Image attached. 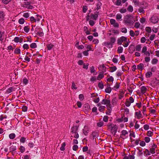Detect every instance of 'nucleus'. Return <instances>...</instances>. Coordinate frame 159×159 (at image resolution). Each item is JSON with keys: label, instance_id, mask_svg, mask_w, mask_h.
I'll list each match as a JSON object with an SVG mask.
<instances>
[{"label": "nucleus", "instance_id": "nucleus-1", "mask_svg": "<svg viewBox=\"0 0 159 159\" xmlns=\"http://www.w3.org/2000/svg\"><path fill=\"white\" fill-rule=\"evenodd\" d=\"M135 21L134 16L132 15H126L124 16V23L127 24H133Z\"/></svg>", "mask_w": 159, "mask_h": 159}, {"label": "nucleus", "instance_id": "nucleus-2", "mask_svg": "<svg viewBox=\"0 0 159 159\" xmlns=\"http://www.w3.org/2000/svg\"><path fill=\"white\" fill-rule=\"evenodd\" d=\"M33 3L32 1L25 2L23 5V7L27 9H32L34 8V7L31 5V4Z\"/></svg>", "mask_w": 159, "mask_h": 159}, {"label": "nucleus", "instance_id": "nucleus-3", "mask_svg": "<svg viewBox=\"0 0 159 159\" xmlns=\"http://www.w3.org/2000/svg\"><path fill=\"white\" fill-rule=\"evenodd\" d=\"M101 103L102 104L106 105L108 109L110 110L109 108H111V102L109 100L104 99L102 100Z\"/></svg>", "mask_w": 159, "mask_h": 159}, {"label": "nucleus", "instance_id": "nucleus-4", "mask_svg": "<svg viewBox=\"0 0 159 159\" xmlns=\"http://www.w3.org/2000/svg\"><path fill=\"white\" fill-rule=\"evenodd\" d=\"M34 32L37 35L40 36H42L43 35L42 30L40 28H36Z\"/></svg>", "mask_w": 159, "mask_h": 159}, {"label": "nucleus", "instance_id": "nucleus-5", "mask_svg": "<svg viewBox=\"0 0 159 159\" xmlns=\"http://www.w3.org/2000/svg\"><path fill=\"white\" fill-rule=\"evenodd\" d=\"M128 132L126 130H123L121 131L120 136L121 138L125 139L128 137Z\"/></svg>", "mask_w": 159, "mask_h": 159}, {"label": "nucleus", "instance_id": "nucleus-6", "mask_svg": "<svg viewBox=\"0 0 159 159\" xmlns=\"http://www.w3.org/2000/svg\"><path fill=\"white\" fill-rule=\"evenodd\" d=\"M127 38L124 36L119 38L117 40V43L119 45L121 44L123 42H126Z\"/></svg>", "mask_w": 159, "mask_h": 159}, {"label": "nucleus", "instance_id": "nucleus-7", "mask_svg": "<svg viewBox=\"0 0 159 159\" xmlns=\"http://www.w3.org/2000/svg\"><path fill=\"white\" fill-rule=\"evenodd\" d=\"M110 22L111 25H113V27L115 28H118L119 25L118 23L116 22V20L114 19H111L110 20Z\"/></svg>", "mask_w": 159, "mask_h": 159}, {"label": "nucleus", "instance_id": "nucleus-8", "mask_svg": "<svg viewBox=\"0 0 159 159\" xmlns=\"http://www.w3.org/2000/svg\"><path fill=\"white\" fill-rule=\"evenodd\" d=\"M150 20L152 23L153 24H155L158 22L159 19L157 16H153L151 17Z\"/></svg>", "mask_w": 159, "mask_h": 159}, {"label": "nucleus", "instance_id": "nucleus-9", "mask_svg": "<svg viewBox=\"0 0 159 159\" xmlns=\"http://www.w3.org/2000/svg\"><path fill=\"white\" fill-rule=\"evenodd\" d=\"M135 117L139 119L143 118V116L140 111L135 112Z\"/></svg>", "mask_w": 159, "mask_h": 159}, {"label": "nucleus", "instance_id": "nucleus-10", "mask_svg": "<svg viewBox=\"0 0 159 159\" xmlns=\"http://www.w3.org/2000/svg\"><path fill=\"white\" fill-rule=\"evenodd\" d=\"M98 68L100 70H101L102 73H104L106 71V68L104 65H100Z\"/></svg>", "mask_w": 159, "mask_h": 159}, {"label": "nucleus", "instance_id": "nucleus-11", "mask_svg": "<svg viewBox=\"0 0 159 159\" xmlns=\"http://www.w3.org/2000/svg\"><path fill=\"white\" fill-rule=\"evenodd\" d=\"M104 45L108 48H111L113 45L110 42H106L104 43Z\"/></svg>", "mask_w": 159, "mask_h": 159}, {"label": "nucleus", "instance_id": "nucleus-12", "mask_svg": "<svg viewBox=\"0 0 159 159\" xmlns=\"http://www.w3.org/2000/svg\"><path fill=\"white\" fill-rule=\"evenodd\" d=\"M89 130V128L87 126H85L83 129V133L85 135H87Z\"/></svg>", "mask_w": 159, "mask_h": 159}, {"label": "nucleus", "instance_id": "nucleus-13", "mask_svg": "<svg viewBox=\"0 0 159 159\" xmlns=\"http://www.w3.org/2000/svg\"><path fill=\"white\" fill-rule=\"evenodd\" d=\"M78 127L79 125L73 126L71 129V132L73 133L77 132Z\"/></svg>", "mask_w": 159, "mask_h": 159}, {"label": "nucleus", "instance_id": "nucleus-14", "mask_svg": "<svg viewBox=\"0 0 159 159\" xmlns=\"http://www.w3.org/2000/svg\"><path fill=\"white\" fill-rule=\"evenodd\" d=\"M107 86L105 89V91L106 93H110L111 91V88L110 87V85L107 84Z\"/></svg>", "mask_w": 159, "mask_h": 159}, {"label": "nucleus", "instance_id": "nucleus-15", "mask_svg": "<svg viewBox=\"0 0 159 159\" xmlns=\"http://www.w3.org/2000/svg\"><path fill=\"white\" fill-rule=\"evenodd\" d=\"M157 147V145L154 144L150 149V152L152 154H154L155 153V149Z\"/></svg>", "mask_w": 159, "mask_h": 159}, {"label": "nucleus", "instance_id": "nucleus-16", "mask_svg": "<svg viewBox=\"0 0 159 159\" xmlns=\"http://www.w3.org/2000/svg\"><path fill=\"white\" fill-rule=\"evenodd\" d=\"M117 130V127L115 125L113 127H112L111 129V132L114 135L115 134Z\"/></svg>", "mask_w": 159, "mask_h": 159}, {"label": "nucleus", "instance_id": "nucleus-17", "mask_svg": "<svg viewBox=\"0 0 159 159\" xmlns=\"http://www.w3.org/2000/svg\"><path fill=\"white\" fill-rule=\"evenodd\" d=\"M124 93L125 92L122 90L120 91V94L119 95V98L120 99H121L124 97Z\"/></svg>", "mask_w": 159, "mask_h": 159}, {"label": "nucleus", "instance_id": "nucleus-18", "mask_svg": "<svg viewBox=\"0 0 159 159\" xmlns=\"http://www.w3.org/2000/svg\"><path fill=\"white\" fill-rule=\"evenodd\" d=\"M134 50H134V45H131L129 46V53H132Z\"/></svg>", "mask_w": 159, "mask_h": 159}, {"label": "nucleus", "instance_id": "nucleus-19", "mask_svg": "<svg viewBox=\"0 0 159 159\" xmlns=\"http://www.w3.org/2000/svg\"><path fill=\"white\" fill-rule=\"evenodd\" d=\"M5 14L2 11H0V20H3L4 19Z\"/></svg>", "mask_w": 159, "mask_h": 159}, {"label": "nucleus", "instance_id": "nucleus-20", "mask_svg": "<svg viewBox=\"0 0 159 159\" xmlns=\"http://www.w3.org/2000/svg\"><path fill=\"white\" fill-rule=\"evenodd\" d=\"M134 48V50L137 51H140L141 48V44H139L135 46Z\"/></svg>", "mask_w": 159, "mask_h": 159}, {"label": "nucleus", "instance_id": "nucleus-21", "mask_svg": "<svg viewBox=\"0 0 159 159\" xmlns=\"http://www.w3.org/2000/svg\"><path fill=\"white\" fill-rule=\"evenodd\" d=\"M98 12H96V13H95L94 14L92 15L91 16V18L94 20H96L98 16Z\"/></svg>", "mask_w": 159, "mask_h": 159}, {"label": "nucleus", "instance_id": "nucleus-22", "mask_svg": "<svg viewBox=\"0 0 159 159\" xmlns=\"http://www.w3.org/2000/svg\"><path fill=\"white\" fill-rule=\"evenodd\" d=\"M86 48L87 50L89 51H93V49L92 48V46L91 45H86Z\"/></svg>", "mask_w": 159, "mask_h": 159}, {"label": "nucleus", "instance_id": "nucleus-23", "mask_svg": "<svg viewBox=\"0 0 159 159\" xmlns=\"http://www.w3.org/2000/svg\"><path fill=\"white\" fill-rule=\"evenodd\" d=\"M147 90V88L144 86H142L141 88V92L143 94L145 93Z\"/></svg>", "mask_w": 159, "mask_h": 159}, {"label": "nucleus", "instance_id": "nucleus-24", "mask_svg": "<svg viewBox=\"0 0 159 159\" xmlns=\"http://www.w3.org/2000/svg\"><path fill=\"white\" fill-rule=\"evenodd\" d=\"M120 86V84L118 83H116L115 85L112 88V89L116 91L118 89Z\"/></svg>", "mask_w": 159, "mask_h": 159}, {"label": "nucleus", "instance_id": "nucleus-25", "mask_svg": "<svg viewBox=\"0 0 159 159\" xmlns=\"http://www.w3.org/2000/svg\"><path fill=\"white\" fill-rule=\"evenodd\" d=\"M16 149V147L15 146H12L10 148V152H12V153L14 152Z\"/></svg>", "mask_w": 159, "mask_h": 159}, {"label": "nucleus", "instance_id": "nucleus-26", "mask_svg": "<svg viewBox=\"0 0 159 159\" xmlns=\"http://www.w3.org/2000/svg\"><path fill=\"white\" fill-rule=\"evenodd\" d=\"M71 88L72 89L76 90L77 89V87L76 84L75 83L74 81L72 82V86Z\"/></svg>", "mask_w": 159, "mask_h": 159}, {"label": "nucleus", "instance_id": "nucleus-27", "mask_svg": "<svg viewBox=\"0 0 159 159\" xmlns=\"http://www.w3.org/2000/svg\"><path fill=\"white\" fill-rule=\"evenodd\" d=\"M122 15L120 14H118L116 15V19L118 20H122Z\"/></svg>", "mask_w": 159, "mask_h": 159}, {"label": "nucleus", "instance_id": "nucleus-28", "mask_svg": "<svg viewBox=\"0 0 159 159\" xmlns=\"http://www.w3.org/2000/svg\"><path fill=\"white\" fill-rule=\"evenodd\" d=\"M103 73H100L98 76L97 77V80H100V79H102V78H103L104 77V75H103Z\"/></svg>", "mask_w": 159, "mask_h": 159}, {"label": "nucleus", "instance_id": "nucleus-29", "mask_svg": "<svg viewBox=\"0 0 159 159\" xmlns=\"http://www.w3.org/2000/svg\"><path fill=\"white\" fill-rule=\"evenodd\" d=\"M84 30L85 31L86 34L87 35L90 34V32L88 30V29L87 27L84 26Z\"/></svg>", "mask_w": 159, "mask_h": 159}, {"label": "nucleus", "instance_id": "nucleus-30", "mask_svg": "<svg viewBox=\"0 0 159 159\" xmlns=\"http://www.w3.org/2000/svg\"><path fill=\"white\" fill-rule=\"evenodd\" d=\"M143 152L144 155L145 156H147L150 155V152H149L148 150L147 149H145V150Z\"/></svg>", "mask_w": 159, "mask_h": 159}, {"label": "nucleus", "instance_id": "nucleus-31", "mask_svg": "<svg viewBox=\"0 0 159 159\" xmlns=\"http://www.w3.org/2000/svg\"><path fill=\"white\" fill-rule=\"evenodd\" d=\"M110 72H113L117 70V68L116 66L111 67H110Z\"/></svg>", "mask_w": 159, "mask_h": 159}, {"label": "nucleus", "instance_id": "nucleus-32", "mask_svg": "<svg viewBox=\"0 0 159 159\" xmlns=\"http://www.w3.org/2000/svg\"><path fill=\"white\" fill-rule=\"evenodd\" d=\"M103 122L102 121H100L99 122H98L97 123V125L98 127H102L103 125Z\"/></svg>", "mask_w": 159, "mask_h": 159}, {"label": "nucleus", "instance_id": "nucleus-33", "mask_svg": "<svg viewBox=\"0 0 159 159\" xmlns=\"http://www.w3.org/2000/svg\"><path fill=\"white\" fill-rule=\"evenodd\" d=\"M123 50V48L122 47L120 46L118 47L117 49V52L119 53H120L122 52Z\"/></svg>", "mask_w": 159, "mask_h": 159}, {"label": "nucleus", "instance_id": "nucleus-34", "mask_svg": "<svg viewBox=\"0 0 159 159\" xmlns=\"http://www.w3.org/2000/svg\"><path fill=\"white\" fill-rule=\"evenodd\" d=\"M113 81H114V78L111 76H109V78H107V81L108 82H113Z\"/></svg>", "mask_w": 159, "mask_h": 159}, {"label": "nucleus", "instance_id": "nucleus-35", "mask_svg": "<svg viewBox=\"0 0 159 159\" xmlns=\"http://www.w3.org/2000/svg\"><path fill=\"white\" fill-rule=\"evenodd\" d=\"M144 66V65L142 63H140L137 66V69L139 70H142Z\"/></svg>", "mask_w": 159, "mask_h": 159}, {"label": "nucleus", "instance_id": "nucleus-36", "mask_svg": "<svg viewBox=\"0 0 159 159\" xmlns=\"http://www.w3.org/2000/svg\"><path fill=\"white\" fill-rule=\"evenodd\" d=\"M9 137L10 139H13L15 138L16 135L15 134L11 133L9 135Z\"/></svg>", "mask_w": 159, "mask_h": 159}, {"label": "nucleus", "instance_id": "nucleus-37", "mask_svg": "<svg viewBox=\"0 0 159 159\" xmlns=\"http://www.w3.org/2000/svg\"><path fill=\"white\" fill-rule=\"evenodd\" d=\"M24 31L26 33H28L30 30V28L28 26H25L24 28Z\"/></svg>", "mask_w": 159, "mask_h": 159}, {"label": "nucleus", "instance_id": "nucleus-38", "mask_svg": "<svg viewBox=\"0 0 159 159\" xmlns=\"http://www.w3.org/2000/svg\"><path fill=\"white\" fill-rule=\"evenodd\" d=\"M158 60L156 58H153L152 59L151 63L153 64H156L158 62Z\"/></svg>", "mask_w": 159, "mask_h": 159}, {"label": "nucleus", "instance_id": "nucleus-39", "mask_svg": "<svg viewBox=\"0 0 159 159\" xmlns=\"http://www.w3.org/2000/svg\"><path fill=\"white\" fill-rule=\"evenodd\" d=\"M127 10L130 12H132L133 10V7L131 5H129L127 8Z\"/></svg>", "mask_w": 159, "mask_h": 159}, {"label": "nucleus", "instance_id": "nucleus-40", "mask_svg": "<svg viewBox=\"0 0 159 159\" xmlns=\"http://www.w3.org/2000/svg\"><path fill=\"white\" fill-rule=\"evenodd\" d=\"M152 75V72H148L146 74V76L147 78H150Z\"/></svg>", "mask_w": 159, "mask_h": 159}, {"label": "nucleus", "instance_id": "nucleus-41", "mask_svg": "<svg viewBox=\"0 0 159 159\" xmlns=\"http://www.w3.org/2000/svg\"><path fill=\"white\" fill-rule=\"evenodd\" d=\"M105 108V106H101L99 107L98 108V110L99 111H100L101 112H102L104 111Z\"/></svg>", "mask_w": 159, "mask_h": 159}, {"label": "nucleus", "instance_id": "nucleus-42", "mask_svg": "<svg viewBox=\"0 0 159 159\" xmlns=\"http://www.w3.org/2000/svg\"><path fill=\"white\" fill-rule=\"evenodd\" d=\"M159 29V27H153L152 29V31L155 33H157V32Z\"/></svg>", "mask_w": 159, "mask_h": 159}, {"label": "nucleus", "instance_id": "nucleus-43", "mask_svg": "<svg viewBox=\"0 0 159 159\" xmlns=\"http://www.w3.org/2000/svg\"><path fill=\"white\" fill-rule=\"evenodd\" d=\"M53 45L51 44H48L47 45V48L48 50H51L53 47Z\"/></svg>", "mask_w": 159, "mask_h": 159}, {"label": "nucleus", "instance_id": "nucleus-44", "mask_svg": "<svg viewBox=\"0 0 159 159\" xmlns=\"http://www.w3.org/2000/svg\"><path fill=\"white\" fill-rule=\"evenodd\" d=\"M30 47L32 48H35L37 47V45L35 43H32L30 44Z\"/></svg>", "mask_w": 159, "mask_h": 159}, {"label": "nucleus", "instance_id": "nucleus-45", "mask_svg": "<svg viewBox=\"0 0 159 159\" xmlns=\"http://www.w3.org/2000/svg\"><path fill=\"white\" fill-rule=\"evenodd\" d=\"M98 87L101 89H102L103 88L104 85L102 82H99L98 83Z\"/></svg>", "mask_w": 159, "mask_h": 159}, {"label": "nucleus", "instance_id": "nucleus-46", "mask_svg": "<svg viewBox=\"0 0 159 159\" xmlns=\"http://www.w3.org/2000/svg\"><path fill=\"white\" fill-rule=\"evenodd\" d=\"M66 146V143L65 142L62 143L61 146L60 148V150L61 151H63L65 150V147Z\"/></svg>", "mask_w": 159, "mask_h": 159}, {"label": "nucleus", "instance_id": "nucleus-47", "mask_svg": "<svg viewBox=\"0 0 159 159\" xmlns=\"http://www.w3.org/2000/svg\"><path fill=\"white\" fill-rule=\"evenodd\" d=\"M116 41V39L114 37H111L110 38V42L111 43L112 45L115 43Z\"/></svg>", "mask_w": 159, "mask_h": 159}, {"label": "nucleus", "instance_id": "nucleus-48", "mask_svg": "<svg viewBox=\"0 0 159 159\" xmlns=\"http://www.w3.org/2000/svg\"><path fill=\"white\" fill-rule=\"evenodd\" d=\"M145 30L148 33H150L151 32V29L150 27H147L145 28Z\"/></svg>", "mask_w": 159, "mask_h": 159}, {"label": "nucleus", "instance_id": "nucleus-49", "mask_svg": "<svg viewBox=\"0 0 159 159\" xmlns=\"http://www.w3.org/2000/svg\"><path fill=\"white\" fill-rule=\"evenodd\" d=\"M25 22V20L24 18H21L18 21V22L20 24H23Z\"/></svg>", "mask_w": 159, "mask_h": 159}, {"label": "nucleus", "instance_id": "nucleus-50", "mask_svg": "<svg viewBox=\"0 0 159 159\" xmlns=\"http://www.w3.org/2000/svg\"><path fill=\"white\" fill-rule=\"evenodd\" d=\"M147 48L146 46H143L141 52L142 53H144L147 51Z\"/></svg>", "mask_w": 159, "mask_h": 159}, {"label": "nucleus", "instance_id": "nucleus-51", "mask_svg": "<svg viewBox=\"0 0 159 159\" xmlns=\"http://www.w3.org/2000/svg\"><path fill=\"white\" fill-rule=\"evenodd\" d=\"M102 5V3L100 2H98L97 4V8L96 9L97 10H99L101 8V6Z\"/></svg>", "mask_w": 159, "mask_h": 159}, {"label": "nucleus", "instance_id": "nucleus-52", "mask_svg": "<svg viewBox=\"0 0 159 159\" xmlns=\"http://www.w3.org/2000/svg\"><path fill=\"white\" fill-rule=\"evenodd\" d=\"M15 54H19L20 53V49L16 48L14 52Z\"/></svg>", "mask_w": 159, "mask_h": 159}, {"label": "nucleus", "instance_id": "nucleus-53", "mask_svg": "<svg viewBox=\"0 0 159 159\" xmlns=\"http://www.w3.org/2000/svg\"><path fill=\"white\" fill-rule=\"evenodd\" d=\"M90 72L91 73H94L95 72V70L94 69V67L93 66H92L90 68Z\"/></svg>", "mask_w": 159, "mask_h": 159}, {"label": "nucleus", "instance_id": "nucleus-54", "mask_svg": "<svg viewBox=\"0 0 159 159\" xmlns=\"http://www.w3.org/2000/svg\"><path fill=\"white\" fill-rule=\"evenodd\" d=\"M153 134V133L151 131H148L147 132V135L149 137H151Z\"/></svg>", "mask_w": 159, "mask_h": 159}, {"label": "nucleus", "instance_id": "nucleus-55", "mask_svg": "<svg viewBox=\"0 0 159 159\" xmlns=\"http://www.w3.org/2000/svg\"><path fill=\"white\" fill-rule=\"evenodd\" d=\"M126 10L125 8H121L119 10L120 12L121 13H124L126 12Z\"/></svg>", "mask_w": 159, "mask_h": 159}, {"label": "nucleus", "instance_id": "nucleus-56", "mask_svg": "<svg viewBox=\"0 0 159 159\" xmlns=\"http://www.w3.org/2000/svg\"><path fill=\"white\" fill-rule=\"evenodd\" d=\"M144 60L146 62H148L150 61V57H146L144 58Z\"/></svg>", "mask_w": 159, "mask_h": 159}, {"label": "nucleus", "instance_id": "nucleus-57", "mask_svg": "<svg viewBox=\"0 0 159 159\" xmlns=\"http://www.w3.org/2000/svg\"><path fill=\"white\" fill-rule=\"evenodd\" d=\"M140 25V24L139 23V22H136L135 23L134 27L136 28H139Z\"/></svg>", "mask_w": 159, "mask_h": 159}, {"label": "nucleus", "instance_id": "nucleus-58", "mask_svg": "<svg viewBox=\"0 0 159 159\" xmlns=\"http://www.w3.org/2000/svg\"><path fill=\"white\" fill-rule=\"evenodd\" d=\"M79 98L81 101H82L84 99V96L82 94H80L79 96Z\"/></svg>", "mask_w": 159, "mask_h": 159}, {"label": "nucleus", "instance_id": "nucleus-59", "mask_svg": "<svg viewBox=\"0 0 159 159\" xmlns=\"http://www.w3.org/2000/svg\"><path fill=\"white\" fill-rule=\"evenodd\" d=\"M108 117L107 116H105L103 118V120L105 122H107L108 120Z\"/></svg>", "mask_w": 159, "mask_h": 159}, {"label": "nucleus", "instance_id": "nucleus-60", "mask_svg": "<svg viewBox=\"0 0 159 159\" xmlns=\"http://www.w3.org/2000/svg\"><path fill=\"white\" fill-rule=\"evenodd\" d=\"M121 0H117L116 2V5L118 6H120L121 5Z\"/></svg>", "mask_w": 159, "mask_h": 159}, {"label": "nucleus", "instance_id": "nucleus-61", "mask_svg": "<svg viewBox=\"0 0 159 159\" xmlns=\"http://www.w3.org/2000/svg\"><path fill=\"white\" fill-rule=\"evenodd\" d=\"M131 103L128 100H127L125 103V105L127 107H129L131 104Z\"/></svg>", "mask_w": 159, "mask_h": 159}, {"label": "nucleus", "instance_id": "nucleus-62", "mask_svg": "<svg viewBox=\"0 0 159 159\" xmlns=\"http://www.w3.org/2000/svg\"><path fill=\"white\" fill-rule=\"evenodd\" d=\"M93 101L94 102L96 103H97L99 101V98L98 97L94 98V99H93Z\"/></svg>", "mask_w": 159, "mask_h": 159}, {"label": "nucleus", "instance_id": "nucleus-63", "mask_svg": "<svg viewBox=\"0 0 159 159\" xmlns=\"http://www.w3.org/2000/svg\"><path fill=\"white\" fill-rule=\"evenodd\" d=\"M88 9L87 7L86 6H84L83 7V11L84 13H85Z\"/></svg>", "mask_w": 159, "mask_h": 159}, {"label": "nucleus", "instance_id": "nucleus-64", "mask_svg": "<svg viewBox=\"0 0 159 159\" xmlns=\"http://www.w3.org/2000/svg\"><path fill=\"white\" fill-rule=\"evenodd\" d=\"M20 149L21 152H23L25 151V148L24 147L21 146L20 148Z\"/></svg>", "mask_w": 159, "mask_h": 159}]
</instances>
